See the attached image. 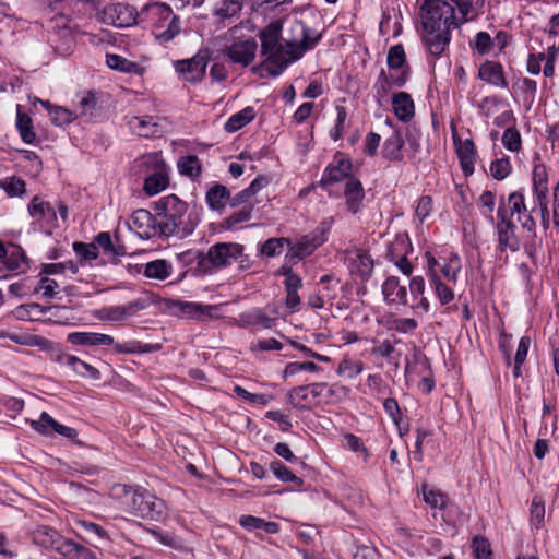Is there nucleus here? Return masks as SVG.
<instances>
[{"instance_id": "obj_1", "label": "nucleus", "mask_w": 559, "mask_h": 559, "mask_svg": "<svg viewBox=\"0 0 559 559\" xmlns=\"http://www.w3.org/2000/svg\"><path fill=\"white\" fill-rule=\"evenodd\" d=\"M472 0H425L421 5L423 41L428 52L440 57L451 40V27L468 20Z\"/></svg>"}, {"instance_id": "obj_2", "label": "nucleus", "mask_w": 559, "mask_h": 559, "mask_svg": "<svg viewBox=\"0 0 559 559\" xmlns=\"http://www.w3.org/2000/svg\"><path fill=\"white\" fill-rule=\"evenodd\" d=\"M298 26L301 32L300 41L283 40V27L278 21L271 22L259 33L261 53L265 57L261 69L267 71L271 76H278L318 41V37L313 39L309 37L308 28L302 23Z\"/></svg>"}, {"instance_id": "obj_3", "label": "nucleus", "mask_w": 559, "mask_h": 559, "mask_svg": "<svg viewBox=\"0 0 559 559\" xmlns=\"http://www.w3.org/2000/svg\"><path fill=\"white\" fill-rule=\"evenodd\" d=\"M157 214L158 230L160 236L187 237L193 233L197 221L188 215V204L181 201L177 195L169 194L160 198L155 203Z\"/></svg>"}, {"instance_id": "obj_4", "label": "nucleus", "mask_w": 559, "mask_h": 559, "mask_svg": "<svg viewBox=\"0 0 559 559\" xmlns=\"http://www.w3.org/2000/svg\"><path fill=\"white\" fill-rule=\"evenodd\" d=\"M112 495L119 499L121 508L133 516L160 521L166 515L164 500L140 486L118 485L114 487Z\"/></svg>"}, {"instance_id": "obj_5", "label": "nucleus", "mask_w": 559, "mask_h": 559, "mask_svg": "<svg viewBox=\"0 0 559 559\" xmlns=\"http://www.w3.org/2000/svg\"><path fill=\"white\" fill-rule=\"evenodd\" d=\"M243 253V246L236 242H218L212 246L206 253H194L198 271L207 273L212 267L221 269L230 265Z\"/></svg>"}, {"instance_id": "obj_6", "label": "nucleus", "mask_w": 559, "mask_h": 559, "mask_svg": "<svg viewBox=\"0 0 559 559\" xmlns=\"http://www.w3.org/2000/svg\"><path fill=\"white\" fill-rule=\"evenodd\" d=\"M135 167L141 173L150 174L143 186L148 195H155L168 186L166 166L162 157L156 154H146L135 160Z\"/></svg>"}, {"instance_id": "obj_7", "label": "nucleus", "mask_w": 559, "mask_h": 559, "mask_svg": "<svg viewBox=\"0 0 559 559\" xmlns=\"http://www.w3.org/2000/svg\"><path fill=\"white\" fill-rule=\"evenodd\" d=\"M67 341L75 346H100L112 345L118 354H133L148 352L147 345H142L138 341L128 342L124 344L115 343L112 336L96 332H72L68 334Z\"/></svg>"}, {"instance_id": "obj_8", "label": "nucleus", "mask_w": 559, "mask_h": 559, "mask_svg": "<svg viewBox=\"0 0 559 559\" xmlns=\"http://www.w3.org/2000/svg\"><path fill=\"white\" fill-rule=\"evenodd\" d=\"M506 206L510 217L516 215V221L523 229L528 233L536 231L537 219L540 218V214L539 206L534 201L527 205L522 193L512 192L506 201Z\"/></svg>"}, {"instance_id": "obj_9", "label": "nucleus", "mask_w": 559, "mask_h": 559, "mask_svg": "<svg viewBox=\"0 0 559 559\" xmlns=\"http://www.w3.org/2000/svg\"><path fill=\"white\" fill-rule=\"evenodd\" d=\"M211 58L210 49L202 48L192 58L177 60L174 67L178 73L185 76L187 82L195 84L204 79Z\"/></svg>"}, {"instance_id": "obj_10", "label": "nucleus", "mask_w": 559, "mask_h": 559, "mask_svg": "<svg viewBox=\"0 0 559 559\" xmlns=\"http://www.w3.org/2000/svg\"><path fill=\"white\" fill-rule=\"evenodd\" d=\"M548 176L544 165H536L533 169V197L534 202L539 206L540 224L544 229L549 227L548 210Z\"/></svg>"}, {"instance_id": "obj_11", "label": "nucleus", "mask_w": 559, "mask_h": 559, "mask_svg": "<svg viewBox=\"0 0 559 559\" xmlns=\"http://www.w3.org/2000/svg\"><path fill=\"white\" fill-rule=\"evenodd\" d=\"M497 219L496 227L500 250L504 251L506 249H510L511 251H516L520 247L519 239L515 236L516 226L508 214L506 200L503 199L499 202Z\"/></svg>"}, {"instance_id": "obj_12", "label": "nucleus", "mask_w": 559, "mask_h": 559, "mask_svg": "<svg viewBox=\"0 0 559 559\" xmlns=\"http://www.w3.org/2000/svg\"><path fill=\"white\" fill-rule=\"evenodd\" d=\"M98 19L108 25L116 27H128L136 23L135 10L122 3H114L104 7L98 13Z\"/></svg>"}, {"instance_id": "obj_13", "label": "nucleus", "mask_w": 559, "mask_h": 559, "mask_svg": "<svg viewBox=\"0 0 559 559\" xmlns=\"http://www.w3.org/2000/svg\"><path fill=\"white\" fill-rule=\"evenodd\" d=\"M129 227L142 239L162 237L158 230L157 214L152 215L150 211L144 209L133 212L130 217Z\"/></svg>"}, {"instance_id": "obj_14", "label": "nucleus", "mask_w": 559, "mask_h": 559, "mask_svg": "<svg viewBox=\"0 0 559 559\" xmlns=\"http://www.w3.org/2000/svg\"><path fill=\"white\" fill-rule=\"evenodd\" d=\"M32 539L35 545L46 550H55L62 555V551L68 543V539L60 535V533L48 525H37L32 531Z\"/></svg>"}, {"instance_id": "obj_15", "label": "nucleus", "mask_w": 559, "mask_h": 559, "mask_svg": "<svg viewBox=\"0 0 559 559\" xmlns=\"http://www.w3.org/2000/svg\"><path fill=\"white\" fill-rule=\"evenodd\" d=\"M169 309L175 314L181 316L182 318L201 321L205 318H212L214 312L217 310V307L212 305H203L200 302L170 300Z\"/></svg>"}, {"instance_id": "obj_16", "label": "nucleus", "mask_w": 559, "mask_h": 559, "mask_svg": "<svg viewBox=\"0 0 559 559\" xmlns=\"http://www.w3.org/2000/svg\"><path fill=\"white\" fill-rule=\"evenodd\" d=\"M324 231L314 230L310 234L302 236L296 243L289 246V250L286 254L288 260H301L310 255L317 248L325 242Z\"/></svg>"}, {"instance_id": "obj_17", "label": "nucleus", "mask_w": 559, "mask_h": 559, "mask_svg": "<svg viewBox=\"0 0 559 559\" xmlns=\"http://www.w3.org/2000/svg\"><path fill=\"white\" fill-rule=\"evenodd\" d=\"M258 44L254 39L238 40L225 49V55L234 63L249 66L255 58Z\"/></svg>"}, {"instance_id": "obj_18", "label": "nucleus", "mask_w": 559, "mask_h": 559, "mask_svg": "<svg viewBox=\"0 0 559 559\" xmlns=\"http://www.w3.org/2000/svg\"><path fill=\"white\" fill-rule=\"evenodd\" d=\"M353 164L349 159L343 157L335 158V164H330L323 171L320 186L325 188L344 179L347 181L348 178H353L350 176Z\"/></svg>"}, {"instance_id": "obj_19", "label": "nucleus", "mask_w": 559, "mask_h": 559, "mask_svg": "<svg viewBox=\"0 0 559 559\" xmlns=\"http://www.w3.org/2000/svg\"><path fill=\"white\" fill-rule=\"evenodd\" d=\"M144 305L141 300H134L127 305L104 307L97 311L96 318L102 321H121L142 310Z\"/></svg>"}, {"instance_id": "obj_20", "label": "nucleus", "mask_w": 559, "mask_h": 559, "mask_svg": "<svg viewBox=\"0 0 559 559\" xmlns=\"http://www.w3.org/2000/svg\"><path fill=\"white\" fill-rule=\"evenodd\" d=\"M31 426L34 430L43 435H48L50 430H53L68 439L78 437V431L74 428L59 424L46 412L41 413L38 420H33Z\"/></svg>"}, {"instance_id": "obj_21", "label": "nucleus", "mask_w": 559, "mask_h": 559, "mask_svg": "<svg viewBox=\"0 0 559 559\" xmlns=\"http://www.w3.org/2000/svg\"><path fill=\"white\" fill-rule=\"evenodd\" d=\"M67 311V307L49 306L45 307L36 302L17 306L13 313L19 320L40 321L45 320L47 312Z\"/></svg>"}, {"instance_id": "obj_22", "label": "nucleus", "mask_w": 559, "mask_h": 559, "mask_svg": "<svg viewBox=\"0 0 559 559\" xmlns=\"http://www.w3.org/2000/svg\"><path fill=\"white\" fill-rule=\"evenodd\" d=\"M348 269L352 274L359 276L362 281L370 277L373 271V260L361 250H355L348 254Z\"/></svg>"}, {"instance_id": "obj_23", "label": "nucleus", "mask_w": 559, "mask_h": 559, "mask_svg": "<svg viewBox=\"0 0 559 559\" xmlns=\"http://www.w3.org/2000/svg\"><path fill=\"white\" fill-rule=\"evenodd\" d=\"M28 213L34 219L33 224L43 225V223H51L57 219L55 209L38 195H35L29 202Z\"/></svg>"}, {"instance_id": "obj_24", "label": "nucleus", "mask_w": 559, "mask_h": 559, "mask_svg": "<svg viewBox=\"0 0 559 559\" xmlns=\"http://www.w3.org/2000/svg\"><path fill=\"white\" fill-rule=\"evenodd\" d=\"M344 197L347 210L353 214H357L365 199V190L359 179L348 178L345 183Z\"/></svg>"}, {"instance_id": "obj_25", "label": "nucleus", "mask_w": 559, "mask_h": 559, "mask_svg": "<svg viewBox=\"0 0 559 559\" xmlns=\"http://www.w3.org/2000/svg\"><path fill=\"white\" fill-rule=\"evenodd\" d=\"M382 294L389 305L407 304V288L405 285H402L395 276H390L384 281Z\"/></svg>"}, {"instance_id": "obj_26", "label": "nucleus", "mask_w": 559, "mask_h": 559, "mask_svg": "<svg viewBox=\"0 0 559 559\" xmlns=\"http://www.w3.org/2000/svg\"><path fill=\"white\" fill-rule=\"evenodd\" d=\"M480 80L497 87H507L508 83L503 75L502 66L496 61H485L478 70Z\"/></svg>"}, {"instance_id": "obj_27", "label": "nucleus", "mask_w": 559, "mask_h": 559, "mask_svg": "<svg viewBox=\"0 0 559 559\" xmlns=\"http://www.w3.org/2000/svg\"><path fill=\"white\" fill-rule=\"evenodd\" d=\"M392 107L397 119L403 122L409 121L415 115L414 102L406 92H399L393 95Z\"/></svg>"}, {"instance_id": "obj_28", "label": "nucleus", "mask_w": 559, "mask_h": 559, "mask_svg": "<svg viewBox=\"0 0 559 559\" xmlns=\"http://www.w3.org/2000/svg\"><path fill=\"white\" fill-rule=\"evenodd\" d=\"M456 153L460 159L464 175L468 176L474 173L475 164V145L471 139L460 141L456 144Z\"/></svg>"}, {"instance_id": "obj_29", "label": "nucleus", "mask_w": 559, "mask_h": 559, "mask_svg": "<svg viewBox=\"0 0 559 559\" xmlns=\"http://www.w3.org/2000/svg\"><path fill=\"white\" fill-rule=\"evenodd\" d=\"M41 104V106L48 110L50 120L53 124L63 127L70 124L74 119L78 118V115L64 107L53 106L49 100L37 99Z\"/></svg>"}, {"instance_id": "obj_30", "label": "nucleus", "mask_w": 559, "mask_h": 559, "mask_svg": "<svg viewBox=\"0 0 559 559\" xmlns=\"http://www.w3.org/2000/svg\"><path fill=\"white\" fill-rule=\"evenodd\" d=\"M229 190L227 187L221 183L213 185L207 191L205 195L206 203L209 207L213 211H222L224 210L226 203L229 204Z\"/></svg>"}, {"instance_id": "obj_31", "label": "nucleus", "mask_w": 559, "mask_h": 559, "mask_svg": "<svg viewBox=\"0 0 559 559\" xmlns=\"http://www.w3.org/2000/svg\"><path fill=\"white\" fill-rule=\"evenodd\" d=\"M130 128L139 136H154L160 132L159 124L155 121L154 117L145 116L143 118L132 117L129 121Z\"/></svg>"}, {"instance_id": "obj_32", "label": "nucleus", "mask_w": 559, "mask_h": 559, "mask_svg": "<svg viewBox=\"0 0 559 559\" xmlns=\"http://www.w3.org/2000/svg\"><path fill=\"white\" fill-rule=\"evenodd\" d=\"M181 21L178 17L168 21L166 25L153 26L152 33L159 44H167L181 33Z\"/></svg>"}, {"instance_id": "obj_33", "label": "nucleus", "mask_w": 559, "mask_h": 559, "mask_svg": "<svg viewBox=\"0 0 559 559\" xmlns=\"http://www.w3.org/2000/svg\"><path fill=\"white\" fill-rule=\"evenodd\" d=\"M145 12L152 20V27L166 25L168 21L178 17L171 8L165 3H152L145 7Z\"/></svg>"}, {"instance_id": "obj_34", "label": "nucleus", "mask_w": 559, "mask_h": 559, "mask_svg": "<svg viewBox=\"0 0 559 559\" xmlns=\"http://www.w3.org/2000/svg\"><path fill=\"white\" fill-rule=\"evenodd\" d=\"M239 524L248 531L263 530L267 534H276L280 531V525L276 522H267L253 515L240 516Z\"/></svg>"}, {"instance_id": "obj_35", "label": "nucleus", "mask_w": 559, "mask_h": 559, "mask_svg": "<svg viewBox=\"0 0 559 559\" xmlns=\"http://www.w3.org/2000/svg\"><path fill=\"white\" fill-rule=\"evenodd\" d=\"M106 63L107 66L112 69L117 70L123 73H135L141 74L142 68L136 63L133 62L122 56L116 55V53H107L106 55Z\"/></svg>"}, {"instance_id": "obj_36", "label": "nucleus", "mask_w": 559, "mask_h": 559, "mask_svg": "<svg viewBox=\"0 0 559 559\" xmlns=\"http://www.w3.org/2000/svg\"><path fill=\"white\" fill-rule=\"evenodd\" d=\"M289 403L298 409H309L316 404L308 388L300 385L292 389L287 394Z\"/></svg>"}, {"instance_id": "obj_37", "label": "nucleus", "mask_w": 559, "mask_h": 559, "mask_svg": "<svg viewBox=\"0 0 559 559\" xmlns=\"http://www.w3.org/2000/svg\"><path fill=\"white\" fill-rule=\"evenodd\" d=\"M403 138L400 132L394 131L384 142L382 154L389 160L402 159Z\"/></svg>"}, {"instance_id": "obj_38", "label": "nucleus", "mask_w": 559, "mask_h": 559, "mask_svg": "<svg viewBox=\"0 0 559 559\" xmlns=\"http://www.w3.org/2000/svg\"><path fill=\"white\" fill-rule=\"evenodd\" d=\"M255 117V111L253 107H246L239 112L234 114L225 123V130L227 132H236L240 130L242 127L252 121Z\"/></svg>"}, {"instance_id": "obj_39", "label": "nucleus", "mask_w": 559, "mask_h": 559, "mask_svg": "<svg viewBox=\"0 0 559 559\" xmlns=\"http://www.w3.org/2000/svg\"><path fill=\"white\" fill-rule=\"evenodd\" d=\"M79 116L81 117H95L98 114V106L96 95L92 91L84 92L79 100Z\"/></svg>"}, {"instance_id": "obj_40", "label": "nucleus", "mask_w": 559, "mask_h": 559, "mask_svg": "<svg viewBox=\"0 0 559 559\" xmlns=\"http://www.w3.org/2000/svg\"><path fill=\"white\" fill-rule=\"evenodd\" d=\"M171 265L165 260H155L145 265L144 275L148 278L166 280L170 275Z\"/></svg>"}, {"instance_id": "obj_41", "label": "nucleus", "mask_w": 559, "mask_h": 559, "mask_svg": "<svg viewBox=\"0 0 559 559\" xmlns=\"http://www.w3.org/2000/svg\"><path fill=\"white\" fill-rule=\"evenodd\" d=\"M253 205L245 204L239 211L234 212L231 215L225 217L222 222V227L225 229H234L239 224L248 222L251 218Z\"/></svg>"}, {"instance_id": "obj_42", "label": "nucleus", "mask_w": 559, "mask_h": 559, "mask_svg": "<svg viewBox=\"0 0 559 559\" xmlns=\"http://www.w3.org/2000/svg\"><path fill=\"white\" fill-rule=\"evenodd\" d=\"M16 128L25 143L31 144L35 141L36 134L33 130V121L27 114L17 110Z\"/></svg>"}, {"instance_id": "obj_43", "label": "nucleus", "mask_w": 559, "mask_h": 559, "mask_svg": "<svg viewBox=\"0 0 559 559\" xmlns=\"http://www.w3.org/2000/svg\"><path fill=\"white\" fill-rule=\"evenodd\" d=\"M270 469L277 479L284 483H294L297 487L304 485V480L297 477L290 469H288L282 462L274 460L270 463Z\"/></svg>"}, {"instance_id": "obj_44", "label": "nucleus", "mask_w": 559, "mask_h": 559, "mask_svg": "<svg viewBox=\"0 0 559 559\" xmlns=\"http://www.w3.org/2000/svg\"><path fill=\"white\" fill-rule=\"evenodd\" d=\"M63 557H69L71 559H98L96 554L80 544L68 539V543L62 551Z\"/></svg>"}, {"instance_id": "obj_45", "label": "nucleus", "mask_w": 559, "mask_h": 559, "mask_svg": "<svg viewBox=\"0 0 559 559\" xmlns=\"http://www.w3.org/2000/svg\"><path fill=\"white\" fill-rule=\"evenodd\" d=\"M423 499L431 508L444 509L448 504V497L441 490L431 489L427 485H423Z\"/></svg>"}, {"instance_id": "obj_46", "label": "nucleus", "mask_w": 559, "mask_h": 559, "mask_svg": "<svg viewBox=\"0 0 559 559\" xmlns=\"http://www.w3.org/2000/svg\"><path fill=\"white\" fill-rule=\"evenodd\" d=\"M290 246L288 238H269L260 248L261 254L276 257L283 252L284 246Z\"/></svg>"}, {"instance_id": "obj_47", "label": "nucleus", "mask_w": 559, "mask_h": 559, "mask_svg": "<svg viewBox=\"0 0 559 559\" xmlns=\"http://www.w3.org/2000/svg\"><path fill=\"white\" fill-rule=\"evenodd\" d=\"M430 284L433 287L436 295L441 305H448L449 302H451L453 300V298H454L453 290L450 287H448L447 285H444L436 273H433L431 275Z\"/></svg>"}, {"instance_id": "obj_48", "label": "nucleus", "mask_w": 559, "mask_h": 559, "mask_svg": "<svg viewBox=\"0 0 559 559\" xmlns=\"http://www.w3.org/2000/svg\"><path fill=\"white\" fill-rule=\"evenodd\" d=\"M178 167L182 175L190 178L199 177L201 174V163L195 155H189L179 160Z\"/></svg>"}, {"instance_id": "obj_49", "label": "nucleus", "mask_w": 559, "mask_h": 559, "mask_svg": "<svg viewBox=\"0 0 559 559\" xmlns=\"http://www.w3.org/2000/svg\"><path fill=\"white\" fill-rule=\"evenodd\" d=\"M461 259L456 253H451L447 259L445 263L441 267V273L443 276L450 282L455 283L457 281V275L461 271Z\"/></svg>"}, {"instance_id": "obj_50", "label": "nucleus", "mask_w": 559, "mask_h": 559, "mask_svg": "<svg viewBox=\"0 0 559 559\" xmlns=\"http://www.w3.org/2000/svg\"><path fill=\"white\" fill-rule=\"evenodd\" d=\"M4 264L9 270H17L22 264H28V259L20 246L12 245V250L4 258Z\"/></svg>"}, {"instance_id": "obj_51", "label": "nucleus", "mask_w": 559, "mask_h": 559, "mask_svg": "<svg viewBox=\"0 0 559 559\" xmlns=\"http://www.w3.org/2000/svg\"><path fill=\"white\" fill-rule=\"evenodd\" d=\"M364 370L361 361H354L349 358H343L337 368V374L349 379L360 374Z\"/></svg>"}, {"instance_id": "obj_52", "label": "nucleus", "mask_w": 559, "mask_h": 559, "mask_svg": "<svg viewBox=\"0 0 559 559\" xmlns=\"http://www.w3.org/2000/svg\"><path fill=\"white\" fill-rule=\"evenodd\" d=\"M0 187L9 197H21L26 192L25 181L21 178L11 177L4 181H0Z\"/></svg>"}, {"instance_id": "obj_53", "label": "nucleus", "mask_w": 559, "mask_h": 559, "mask_svg": "<svg viewBox=\"0 0 559 559\" xmlns=\"http://www.w3.org/2000/svg\"><path fill=\"white\" fill-rule=\"evenodd\" d=\"M391 88L392 82L385 71L382 70L374 84L376 97L379 104H382L384 100H386Z\"/></svg>"}, {"instance_id": "obj_54", "label": "nucleus", "mask_w": 559, "mask_h": 559, "mask_svg": "<svg viewBox=\"0 0 559 559\" xmlns=\"http://www.w3.org/2000/svg\"><path fill=\"white\" fill-rule=\"evenodd\" d=\"M388 67L391 70H399L405 63V51L402 45H394L388 52Z\"/></svg>"}, {"instance_id": "obj_55", "label": "nucleus", "mask_w": 559, "mask_h": 559, "mask_svg": "<svg viewBox=\"0 0 559 559\" xmlns=\"http://www.w3.org/2000/svg\"><path fill=\"white\" fill-rule=\"evenodd\" d=\"M521 134L514 127H508L502 135V144L504 147L512 152H518L521 148Z\"/></svg>"}, {"instance_id": "obj_56", "label": "nucleus", "mask_w": 559, "mask_h": 559, "mask_svg": "<svg viewBox=\"0 0 559 559\" xmlns=\"http://www.w3.org/2000/svg\"><path fill=\"white\" fill-rule=\"evenodd\" d=\"M73 250L82 261L95 260L98 257V247L94 243L74 242Z\"/></svg>"}, {"instance_id": "obj_57", "label": "nucleus", "mask_w": 559, "mask_h": 559, "mask_svg": "<svg viewBox=\"0 0 559 559\" xmlns=\"http://www.w3.org/2000/svg\"><path fill=\"white\" fill-rule=\"evenodd\" d=\"M511 171V165L509 158H498L491 162L490 174L497 180L504 179Z\"/></svg>"}, {"instance_id": "obj_58", "label": "nucleus", "mask_w": 559, "mask_h": 559, "mask_svg": "<svg viewBox=\"0 0 559 559\" xmlns=\"http://www.w3.org/2000/svg\"><path fill=\"white\" fill-rule=\"evenodd\" d=\"M96 242L99 247L104 249L106 253H109L114 257H119L123 254V251L120 247H116L112 243L111 236L109 233L102 231L96 236Z\"/></svg>"}, {"instance_id": "obj_59", "label": "nucleus", "mask_w": 559, "mask_h": 559, "mask_svg": "<svg viewBox=\"0 0 559 559\" xmlns=\"http://www.w3.org/2000/svg\"><path fill=\"white\" fill-rule=\"evenodd\" d=\"M241 10L239 0H224L222 5L215 10V14L222 19L235 16Z\"/></svg>"}, {"instance_id": "obj_60", "label": "nucleus", "mask_w": 559, "mask_h": 559, "mask_svg": "<svg viewBox=\"0 0 559 559\" xmlns=\"http://www.w3.org/2000/svg\"><path fill=\"white\" fill-rule=\"evenodd\" d=\"M336 123L331 130L330 135L334 141L340 140L344 133V124L347 118V111L344 106H336Z\"/></svg>"}, {"instance_id": "obj_61", "label": "nucleus", "mask_w": 559, "mask_h": 559, "mask_svg": "<svg viewBox=\"0 0 559 559\" xmlns=\"http://www.w3.org/2000/svg\"><path fill=\"white\" fill-rule=\"evenodd\" d=\"M472 547L476 559H491V549L488 540L484 537L476 536L473 539Z\"/></svg>"}, {"instance_id": "obj_62", "label": "nucleus", "mask_w": 559, "mask_h": 559, "mask_svg": "<svg viewBox=\"0 0 559 559\" xmlns=\"http://www.w3.org/2000/svg\"><path fill=\"white\" fill-rule=\"evenodd\" d=\"M320 368L317 364L312 361H305V362H289L284 370V376H295L300 371H310V372H317Z\"/></svg>"}, {"instance_id": "obj_63", "label": "nucleus", "mask_w": 559, "mask_h": 559, "mask_svg": "<svg viewBox=\"0 0 559 559\" xmlns=\"http://www.w3.org/2000/svg\"><path fill=\"white\" fill-rule=\"evenodd\" d=\"M492 46L493 41L487 32H479L476 34L473 48L480 55L488 53L492 49Z\"/></svg>"}, {"instance_id": "obj_64", "label": "nucleus", "mask_w": 559, "mask_h": 559, "mask_svg": "<svg viewBox=\"0 0 559 559\" xmlns=\"http://www.w3.org/2000/svg\"><path fill=\"white\" fill-rule=\"evenodd\" d=\"M59 288V284L57 283V281L52 280V278H49V277H43L37 287L35 288V292H43V295L46 297V298H53L58 292L57 289Z\"/></svg>"}]
</instances>
